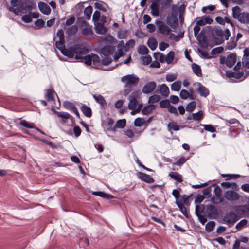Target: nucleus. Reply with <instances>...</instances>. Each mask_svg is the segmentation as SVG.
Listing matches in <instances>:
<instances>
[{"label":"nucleus","mask_w":249,"mask_h":249,"mask_svg":"<svg viewBox=\"0 0 249 249\" xmlns=\"http://www.w3.org/2000/svg\"><path fill=\"white\" fill-rule=\"evenodd\" d=\"M214 33L215 35L218 37V38H214L217 45L221 44L224 42L223 37L225 40H227L231 36V32L228 28L226 29L224 32L220 27L216 28L214 30Z\"/></svg>","instance_id":"nucleus-2"},{"label":"nucleus","mask_w":249,"mask_h":249,"mask_svg":"<svg viewBox=\"0 0 249 249\" xmlns=\"http://www.w3.org/2000/svg\"><path fill=\"white\" fill-rule=\"evenodd\" d=\"M77 31V28L75 25L71 26L67 30V32L68 35H74Z\"/></svg>","instance_id":"nucleus-58"},{"label":"nucleus","mask_w":249,"mask_h":249,"mask_svg":"<svg viewBox=\"0 0 249 249\" xmlns=\"http://www.w3.org/2000/svg\"><path fill=\"white\" fill-rule=\"evenodd\" d=\"M175 53L173 51H170L167 54L165 57V61L167 64H170L172 62L174 59Z\"/></svg>","instance_id":"nucleus-40"},{"label":"nucleus","mask_w":249,"mask_h":249,"mask_svg":"<svg viewBox=\"0 0 249 249\" xmlns=\"http://www.w3.org/2000/svg\"><path fill=\"white\" fill-rule=\"evenodd\" d=\"M145 121H144V118H137L134 122V124L135 126L137 127H140L141 126L142 124H144L145 123Z\"/></svg>","instance_id":"nucleus-53"},{"label":"nucleus","mask_w":249,"mask_h":249,"mask_svg":"<svg viewBox=\"0 0 249 249\" xmlns=\"http://www.w3.org/2000/svg\"><path fill=\"white\" fill-rule=\"evenodd\" d=\"M38 9L43 14L48 15L50 14L51 10L49 6L44 2L40 1L38 3Z\"/></svg>","instance_id":"nucleus-14"},{"label":"nucleus","mask_w":249,"mask_h":249,"mask_svg":"<svg viewBox=\"0 0 249 249\" xmlns=\"http://www.w3.org/2000/svg\"><path fill=\"white\" fill-rule=\"evenodd\" d=\"M201 125H202L204 129L207 131L212 133L216 132V128L212 124H201Z\"/></svg>","instance_id":"nucleus-50"},{"label":"nucleus","mask_w":249,"mask_h":249,"mask_svg":"<svg viewBox=\"0 0 249 249\" xmlns=\"http://www.w3.org/2000/svg\"><path fill=\"white\" fill-rule=\"evenodd\" d=\"M199 44L203 48H206L208 46V40L205 35V32L202 30L196 36Z\"/></svg>","instance_id":"nucleus-8"},{"label":"nucleus","mask_w":249,"mask_h":249,"mask_svg":"<svg viewBox=\"0 0 249 249\" xmlns=\"http://www.w3.org/2000/svg\"><path fill=\"white\" fill-rule=\"evenodd\" d=\"M238 217L233 212H229L224 216L223 220L229 225H233L238 220Z\"/></svg>","instance_id":"nucleus-7"},{"label":"nucleus","mask_w":249,"mask_h":249,"mask_svg":"<svg viewBox=\"0 0 249 249\" xmlns=\"http://www.w3.org/2000/svg\"><path fill=\"white\" fill-rule=\"evenodd\" d=\"M196 84L198 86L197 91L201 96L207 97L210 94L208 88L202 85L200 83L197 82Z\"/></svg>","instance_id":"nucleus-17"},{"label":"nucleus","mask_w":249,"mask_h":249,"mask_svg":"<svg viewBox=\"0 0 249 249\" xmlns=\"http://www.w3.org/2000/svg\"><path fill=\"white\" fill-rule=\"evenodd\" d=\"M55 46L61 53L64 50V48H65L64 41H61L60 40L57 41L55 42Z\"/></svg>","instance_id":"nucleus-55"},{"label":"nucleus","mask_w":249,"mask_h":249,"mask_svg":"<svg viewBox=\"0 0 249 249\" xmlns=\"http://www.w3.org/2000/svg\"><path fill=\"white\" fill-rule=\"evenodd\" d=\"M234 210L238 214L246 215L249 212V207L247 205L237 206L234 207Z\"/></svg>","instance_id":"nucleus-19"},{"label":"nucleus","mask_w":249,"mask_h":249,"mask_svg":"<svg viewBox=\"0 0 249 249\" xmlns=\"http://www.w3.org/2000/svg\"><path fill=\"white\" fill-rule=\"evenodd\" d=\"M63 106L65 109L74 113L79 119L80 118L79 112L74 103L65 101L63 103Z\"/></svg>","instance_id":"nucleus-5"},{"label":"nucleus","mask_w":249,"mask_h":249,"mask_svg":"<svg viewBox=\"0 0 249 249\" xmlns=\"http://www.w3.org/2000/svg\"><path fill=\"white\" fill-rule=\"evenodd\" d=\"M139 81V77L133 74L124 76L121 78V81L125 84V87L128 88L136 86Z\"/></svg>","instance_id":"nucleus-3"},{"label":"nucleus","mask_w":249,"mask_h":249,"mask_svg":"<svg viewBox=\"0 0 249 249\" xmlns=\"http://www.w3.org/2000/svg\"><path fill=\"white\" fill-rule=\"evenodd\" d=\"M36 3L33 2H31L30 4H28L25 6H21V8L23 10H32L33 9H34L36 8Z\"/></svg>","instance_id":"nucleus-51"},{"label":"nucleus","mask_w":249,"mask_h":249,"mask_svg":"<svg viewBox=\"0 0 249 249\" xmlns=\"http://www.w3.org/2000/svg\"><path fill=\"white\" fill-rule=\"evenodd\" d=\"M156 86V83L154 81L147 82L143 87L142 92L144 94H149L154 90Z\"/></svg>","instance_id":"nucleus-11"},{"label":"nucleus","mask_w":249,"mask_h":249,"mask_svg":"<svg viewBox=\"0 0 249 249\" xmlns=\"http://www.w3.org/2000/svg\"><path fill=\"white\" fill-rule=\"evenodd\" d=\"M138 52L140 54H147L149 52V50L145 46L142 45L139 46L138 49Z\"/></svg>","instance_id":"nucleus-45"},{"label":"nucleus","mask_w":249,"mask_h":249,"mask_svg":"<svg viewBox=\"0 0 249 249\" xmlns=\"http://www.w3.org/2000/svg\"><path fill=\"white\" fill-rule=\"evenodd\" d=\"M20 124L28 128H36V127L34 126V124L29 123L27 121L25 120H22L20 122Z\"/></svg>","instance_id":"nucleus-44"},{"label":"nucleus","mask_w":249,"mask_h":249,"mask_svg":"<svg viewBox=\"0 0 249 249\" xmlns=\"http://www.w3.org/2000/svg\"><path fill=\"white\" fill-rule=\"evenodd\" d=\"M148 46L152 50H155L157 47V42L155 38H149L147 42Z\"/></svg>","instance_id":"nucleus-30"},{"label":"nucleus","mask_w":249,"mask_h":249,"mask_svg":"<svg viewBox=\"0 0 249 249\" xmlns=\"http://www.w3.org/2000/svg\"><path fill=\"white\" fill-rule=\"evenodd\" d=\"M181 86L180 81H176L172 84L171 89L173 91H178L180 89Z\"/></svg>","instance_id":"nucleus-41"},{"label":"nucleus","mask_w":249,"mask_h":249,"mask_svg":"<svg viewBox=\"0 0 249 249\" xmlns=\"http://www.w3.org/2000/svg\"><path fill=\"white\" fill-rule=\"evenodd\" d=\"M103 3L107 5V4H106L105 2H104L102 1H101L100 2H95L94 3V7L96 9H97L99 10L102 11L103 12H106L107 9L105 7L103 6L102 4Z\"/></svg>","instance_id":"nucleus-48"},{"label":"nucleus","mask_w":249,"mask_h":249,"mask_svg":"<svg viewBox=\"0 0 249 249\" xmlns=\"http://www.w3.org/2000/svg\"><path fill=\"white\" fill-rule=\"evenodd\" d=\"M114 48L111 45H105L100 50L101 56H109L113 53Z\"/></svg>","instance_id":"nucleus-10"},{"label":"nucleus","mask_w":249,"mask_h":249,"mask_svg":"<svg viewBox=\"0 0 249 249\" xmlns=\"http://www.w3.org/2000/svg\"><path fill=\"white\" fill-rule=\"evenodd\" d=\"M118 49H121V50H123L124 49V51L127 52L129 50V47L125 46L124 42L123 40H121L119 42L117 46Z\"/></svg>","instance_id":"nucleus-56"},{"label":"nucleus","mask_w":249,"mask_h":249,"mask_svg":"<svg viewBox=\"0 0 249 249\" xmlns=\"http://www.w3.org/2000/svg\"><path fill=\"white\" fill-rule=\"evenodd\" d=\"M159 92L164 97H167L170 93L169 89L165 84L159 86Z\"/></svg>","instance_id":"nucleus-24"},{"label":"nucleus","mask_w":249,"mask_h":249,"mask_svg":"<svg viewBox=\"0 0 249 249\" xmlns=\"http://www.w3.org/2000/svg\"><path fill=\"white\" fill-rule=\"evenodd\" d=\"M93 31L90 27H85L82 30V34L87 36L93 34Z\"/></svg>","instance_id":"nucleus-61"},{"label":"nucleus","mask_w":249,"mask_h":249,"mask_svg":"<svg viewBox=\"0 0 249 249\" xmlns=\"http://www.w3.org/2000/svg\"><path fill=\"white\" fill-rule=\"evenodd\" d=\"M80 110L86 117L88 118L91 117L92 112L90 107H88L85 104H83L80 107Z\"/></svg>","instance_id":"nucleus-23"},{"label":"nucleus","mask_w":249,"mask_h":249,"mask_svg":"<svg viewBox=\"0 0 249 249\" xmlns=\"http://www.w3.org/2000/svg\"><path fill=\"white\" fill-rule=\"evenodd\" d=\"M107 130L108 131H115V127H113V125L114 123V121L113 120V119L111 118H107Z\"/></svg>","instance_id":"nucleus-38"},{"label":"nucleus","mask_w":249,"mask_h":249,"mask_svg":"<svg viewBox=\"0 0 249 249\" xmlns=\"http://www.w3.org/2000/svg\"><path fill=\"white\" fill-rule=\"evenodd\" d=\"M176 204H177V206L178 207V208L179 209L183 215L188 218L189 214L188 213L187 209L184 206V204L178 201V200H176Z\"/></svg>","instance_id":"nucleus-27"},{"label":"nucleus","mask_w":249,"mask_h":249,"mask_svg":"<svg viewBox=\"0 0 249 249\" xmlns=\"http://www.w3.org/2000/svg\"><path fill=\"white\" fill-rule=\"evenodd\" d=\"M124 54V53L123 52V50H121V49H118V53L115 52L114 55V59L115 61H117L119 58L123 56Z\"/></svg>","instance_id":"nucleus-64"},{"label":"nucleus","mask_w":249,"mask_h":249,"mask_svg":"<svg viewBox=\"0 0 249 249\" xmlns=\"http://www.w3.org/2000/svg\"><path fill=\"white\" fill-rule=\"evenodd\" d=\"M129 102L128 105V107L130 109H135L138 104V102L136 99L135 98L134 95H130L129 97Z\"/></svg>","instance_id":"nucleus-26"},{"label":"nucleus","mask_w":249,"mask_h":249,"mask_svg":"<svg viewBox=\"0 0 249 249\" xmlns=\"http://www.w3.org/2000/svg\"><path fill=\"white\" fill-rule=\"evenodd\" d=\"M156 23H159L158 27L159 32L163 35H169L171 29L161 21H157Z\"/></svg>","instance_id":"nucleus-16"},{"label":"nucleus","mask_w":249,"mask_h":249,"mask_svg":"<svg viewBox=\"0 0 249 249\" xmlns=\"http://www.w3.org/2000/svg\"><path fill=\"white\" fill-rule=\"evenodd\" d=\"M206 213L209 217H214L217 215L218 212L216 208L211 204L206 205Z\"/></svg>","instance_id":"nucleus-12"},{"label":"nucleus","mask_w":249,"mask_h":249,"mask_svg":"<svg viewBox=\"0 0 249 249\" xmlns=\"http://www.w3.org/2000/svg\"><path fill=\"white\" fill-rule=\"evenodd\" d=\"M153 56L156 60L159 59V60L160 63H163L165 61V55L160 52L155 53Z\"/></svg>","instance_id":"nucleus-35"},{"label":"nucleus","mask_w":249,"mask_h":249,"mask_svg":"<svg viewBox=\"0 0 249 249\" xmlns=\"http://www.w3.org/2000/svg\"><path fill=\"white\" fill-rule=\"evenodd\" d=\"M53 90L52 89H49L47 90L46 97L48 101H53L54 100L53 96Z\"/></svg>","instance_id":"nucleus-52"},{"label":"nucleus","mask_w":249,"mask_h":249,"mask_svg":"<svg viewBox=\"0 0 249 249\" xmlns=\"http://www.w3.org/2000/svg\"><path fill=\"white\" fill-rule=\"evenodd\" d=\"M238 126L239 125H234V126H231L229 127V132L232 137H235L240 134L241 132L240 129L235 127Z\"/></svg>","instance_id":"nucleus-28"},{"label":"nucleus","mask_w":249,"mask_h":249,"mask_svg":"<svg viewBox=\"0 0 249 249\" xmlns=\"http://www.w3.org/2000/svg\"><path fill=\"white\" fill-rule=\"evenodd\" d=\"M91 55L92 57V62H93L94 65H95L100 62V58L97 54L91 53Z\"/></svg>","instance_id":"nucleus-63"},{"label":"nucleus","mask_w":249,"mask_h":249,"mask_svg":"<svg viewBox=\"0 0 249 249\" xmlns=\"http://www.w3.org/2000/svg\"><path fill=\"white\" fill-rule=\"evenodd\" d=\"M93 97L97 103H98L102 108L105 109L107 107V103L104 98L100 94H93Z\"/></svg>","instance_id":"nucleus-21"},{"label":"nucleus","mask_w":249,"mask_h":249,"mask_svg":"<svg viewBox=\"0 0 249 249\" xmlns=\"http://www.w3.org/2000/svg\"><path fill=\"white\" fill-rule=\"evenodd\" d=\"M137 176L142 180L147 183H152L154 182V178L151 177L150 175L145 173L141 172H138L137 173Z\"/></svg>","instance_id":"nucleus-15"},{"label":"nucleus","mask_w":249,"mask_h":249,"mask_svg":"<svg viewBox=\"0 0 249 249\" xmlns=\"http://www.w3.org/2000/svg\"><path fill=\"white\" fill-rule=\"evenodd\" d=\"M237 46L236 41H234V38L233 37H231L230 41L227 42V46L226 47V49L229 50H231L235 48Z\"/></svg>","instance_id":"nucleus-33"},{"label":"nucleus","mask_w":249,"mask_h":249,"mask_svg":"<svg viewBox=\"0 0 249 249\" xmlns=\"http://www.w3.org/2000/svg\"><path fill=\"white\" fill-rule=\"evenodd\" d=\"M223 51V48L222 47H218L215 48L211 51V54L212 55H215L219 54Z\"/></svg>","instance_id":"nucleus-62"},{"label":"nucleus","mask_w":249,"mask_h":249,"mask_svg":"<svg viewBox=\"0 0 249 249\" xmlns=\"http://www.w3.org/2000/svg\"><path fill=\"white\" fill-rule=\"evenodd\" d=\"M160 99L161 98L160 95H153L149 97V102L151 104V105H153V104L157 103L160 101Z\"/></svg>","instance_id":"nucleus-47"},{"label":"nucleus","mask_w":249,"mask_h":249,"mask_svg":"<svg viewBox=\"0 0 249 249\" xmlns=\"http://www.w3.org/2000/svg\"><path fill=\"white\" fill-rule=\"evenodd\" d=\"M155 105H149L145 106L142 110V112L143 115H148L151 113L154 109Z\"/></svg>","instance_id":"nucleus-31"},{"label":"nucleus","mask_w":249,"mask_h":249,"mask_svg":"<svg viewBox=\"0 0 249 249\" xmlns=\"http://www.w3.org/2000/svg\"><path fill=\"white\" fill-rule=\"evenodd\" d=\"M232 16L236 19L243 24H249V13L243 12H241V8L238 6H236L232 8Z\"/></svg>","instance_id":"nucleus-1"},{"label":"nucleus","mask_w":249,"mask_h":249,"mask_svg":"<svg viewBox=\"0 0 249 249\" xmlns=\"http://www.w3.org/2000/svg\"><path fill=\"white\" fill-rule=\"evenodd\" d=\"M126 120L125 119L118 120L115 124V127L119 128H124L126 125Z\"/></svg>","instance_id":"nucleus-39"},{"label":"nucleus","mask_w":249,"mask_h":249,"mask_svg":"<svg viewBox=\"0 0 249 249\" xmlns=\"http://www.w3.org/2000/svg\"><path fill=\"white\" fill-rule=\"evenodd\" d=\"M89 52L88 49L81 45H76L74 47V53L75 54V58L76 59H81L83 58V55L87 54Z\"/></svg>","instance_id":"nucleus-4"},{"label":"nucleus","mask_w":249,"mask_h":249,"mask_svg":"<svg viewBox=\"0 0 249 249\" xmlns=\"http://www.w3.org/2000/svg\"><path fill=\"white\" fill-rule=\"evenodd\" d=\"M206 206L204 204L196 205L195 208V213L196 215H199L200 213H203L206 210Z\"/></svg>","instance_id":"nucleus-36"},{"label":"nucleus","mask_w":249,"mask_h":249,"mask_svg":"<svg viewBox=\"0 0 249 249\" xmlns=\"http://www.w3.org/2000/svg\"><path fill=\"white\" fill-rule=\"evenodd\" d=\"M160 107L161 108H167L168 107L170 104L168 100L165 99L161 100L160 102Z\"/></svg>","instance_id":"nucleus-60"},{"label":"nucleus","mask_w":249,"mask_h":249,"mask_svg":"<svg viewBox=\"0 0 249 249\" xmlns=\"http://www.w3.org/2000/svg\"><path fill=\"white\" fill-rule=\"evenodd\" d=\"M82 59H84V63L86 65L88 66H90L91 65L92 57L91 54L83 56Z\"/></svg>","instance_id":"nucleus-57"},{"label":"nucleus","mask_w":249,"mask_h":249,"mask_svg":"<svg viewBox=\"0 0 249 249\" xmlns=\"http://www.w3.org/2000/svg\"><path fill=\"white\" fill-rule=\"evenodd\" d=\"M211 191H212V186H209L205 189H204L202 191L203 195L207 198H209L211 196Z\"/></svg>","instance_id":"nucleus-54"},{"label":"nucleus","mask_w":249,"mask_h":249,"mask_svg":"<svg viewBox=\"0 0 249 249\" xmlns=\"http://www.w3.org/2000/svg\"><path fill=\"white\" fill-rule=\"evenodd\" d=\"M95 30L98 34H104L107 31V28L105 27L103 23L100 22L95 23Z\"/></svg>","instance_id":"nucleus-22"},{"label":"nucleus","mask_w":249,"mask_h":249,"mask_svg":"<svg viewBox=\"0 0 249 249\" xmlns=\"http://www.w3.org/2000/svg\"><path fill=\"white\" fill-rule=\"evenodd\" d=\"M192 69L193 71L196 75L198 77L202 76L201 69L199 65L196 63L192 64Z\"/></svg>","instance_id":"nucleus-25"},{"label":"nucleus","mask_w":249,"mask_h":249,"mask_svg":"<svg viewBox=\"0 0 249 249\" xmlns=\"http://www.w3.org/2000/svg\"><path fill=\"white\" fill-rule=\"evenodd\" d=\"M93 8L90 5H89L87 7L84 11L85 15L86 16V19H89L91 17V14L92 13Z\"/></svg>","instance_id":"nucleus-37"},{"label":"nucleus","mask_w":249,"mask_h":249,"mask_svg":"<svg viewBox=\"0 0 249 249\" xmlns=\"http://www.w3.org/2000/svg\"><path fill=\"white\" fill-rule=\"evenodd\" d=\"M167 24L172 28L176 29L178 26V20L176 15L171 14L166 18Z\"/></svg>","instance_id":"nucleus-9"},{"label":"nucleus","mask_w":249,"mask_h":249,"mask_svg":"<svg viewBox=\"0 0 249 249\" xmlns=\"http://www.w3.org/2000/svg\"><path fill=\"white\" fill-rule=\"evenodd\" d=\"M159 0H152V2L150 7L151 14L154 17H157L159 15Z\"/></svg>","instance_id":"nucleus-13"},{"label":"nucleus","mask_w":249,"mask_h":249,"mask_svg":"<svg viewBox=\"0 0 249 249\" xmlns=\"http://www.w3.org/2000/svg\"><path fill=\"white\" fill-rule=\"evenodd\" d=\"M61 53L65 56H67L70 58H73L74 56V49L70 50L66 48L61 52Z\"/></svg>","instance_id":"nucleus-34"},{"label":"nucleus","mask_w":249,"mask_h":249,"mask_svg":"<svg viewBox=\"0 0 249 249\" xmlns=\"http://www.w3.org/2000/svg\"><path fill=\"white\" fill-rule=\"evenodd\" d=\"M212 186H215L214 190L215 195L217 197H220L222 194V191L219 186L216 185L215 184H213Z\"/></svg>","instance_id":"nucleus-59"},{"label":"nucleus","mask_w":249,"mask_h":249,"mask_svg":"<svg viewBox=\"0 0 249 249\" xmlns=\"http://www.w3.org/2000/svg\"><path fill=\"white\" fill-rule=\"evenodd\" d=\"M180 97L183 99H186L189 98L191 100L195 99V96H190L189 92L186 89H182L180 92Z\"/></svg>","instance_id":"nucleus-32"},{"label":"nucleus","mask_w":249,"mask_h":249,"mask_svg":"<svg viewBox=\"0 0 249 249\" xmlns=\"http://www.w3.org/2000/svg\"><path fill=\"white\" fill-rule=\"evenodd\" d=\"M215 223L214 221H210L208 222L206 226H205V230L207 232H211L214 226H215Z\"/></svg>","instance_id":"nucleus-49"},{"label":"nucleus","mask_w":249,"mask_h":249,"mask_svg":"<svg viewBox=\"0 0 249 249\" xmlns=\"http://www.w3.org/2000/svg\"><path fill=\"white\" fill-rule=\"evenodd\" d=\"M52 110L58 117L62 118V121L64 123H67L68 119L71 117V115L68 112H59L56 111L53 108Z\"/></svg>","instance_id":"nucleus-20"},{"label":"nucleus","mask_w":249,"mask_h":249,"mask_svg":"<svg viewBox=\"0 0 249 249\" xmlns=\"http://www.w3.org/2000/svg\"><path fill=\"white\" fill-rule=\"evenodd\" d=\"M196 107V103L195 101H192L189 103L186 107V110L189 112H193Z\"/></svg>","instance_id":"nucleus-43"},{"label":"nucleus","mask_w":249,"mask_h":249,"mask_svg":"<svg viewBox=\"0 0 249 249\" xmlns=\"http://www.w3.org/2000/svg\"><path fill=\"white\" fill-rule=\"evenodd\" d=\"M167 127L169 131H170L172 134V129H173L174 131H178L179 130V126L175 124L174 123L169 122L167 125Z\"/></svg>","instance_id":"nucleus-42"},{"label":"nucleus","mask_w":249,"mask_h":249,"mask_svg":"<svg viewBox=\"0 0 249 249\" xmlns=\"http://www.w3.org/2000/svg\"><path fill=\"white\" fill-rule=\"evenodd\" d=\"M236 55L235 53H231L227 57L225 64L229 68H231L236 63Z\"/></svg>","instance_id":"nucleus-18"},{"label":"nucleus","mask_w":249,"mask_h":249,"mask_svg":"<svg viewBox=\"0 0 249 249\" xmlns=\"http://www.w3.org/2000/svg\"><path fill=\"white\" fill-rule=\"evenodd\" d=\"M203 116V111L199 110L196 113L192 114V118L194 120L200 121L201 120Z\"/></svg>","instance_id":"nucleus-46"},{"label":"nucleus","mask_w":249,"mask_h":249,"mask_svg":"<svg viewBox=\"0 0 249 249\" xmlns=\"http://www.w3.org/2000/svg\"><path fill=\"white\" fill-rule=\"evenodd\" d=\"M224 197L228 200L235 201L239 199L240 195L233 190H228L224 194Z\"/></svg>","instance_id":"nucleus-6"},{"label":"nucleus","mask_w":249,"mask_h":249,"mask_svg":"<svg viewBox=\"0 0 249 249\" xmlns=\"http://www.w3.org/2000/svg\"><path fill=\"white\" fill-rule=\"evenodd\" d=\"M169 176L179 182L183 181L182 176L178 172H172L169 174Z\"/></svg>","instance_id":"nucleus-29"}]
</instances>
